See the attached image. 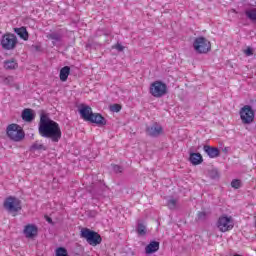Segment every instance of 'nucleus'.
I'll list each match as a JSON object with an SVG mask.
<instances>
[{"label":"nucleus","instance_id":"f257e3e1","mask_svg":"<svg viewBox=\"0 0 256 256\" xmlns=\"http://www.w3.org/2000/svg\"><path fill=\"white\" fill-rule=\"evenodd\" d=\"M38 133L45 139H51L52 143H59L62 136L61 126H59V123L51 120L49 114H46L45 112L40 114Z\"/></svg>","mask_w":256,"mask_h":256},{"label":"nucleus","instance_id":"f03ea898","mask_svg":"<svg viewBox=\"0 0 256 256\" xmlns=\"http://www.w3.org/2000/svg\"><path fill=\"white\" fill-rule=\"evenodd\" d=\"M80 237L82 239H85L87 243L90 244L92 247H97V245H101V241H103L99 233L89 228H83L80 232Z\"/></svg>","mask_w":256,"mask_h":256},{"label":"nucleus","instance_id":"7ed1b4c3","mask_svg":"<svg viewBox=\"0 0 256 256\" xmlns=\"http://www.w3.org/2000/svg\"><path fill=\"white\" fill-rule=\"evenodd\" d=\"M6 135L7 137L16 143H19V141H23L25 139V132H23V129L17 124H10L6 128Z\"/></svg>","mask_w":256,"mask_h":256},{"label":"nucleus","instance_id":"20e7f679","mask_svg":"<svg viewBox=\"0 0 256 256\" xmlns=\"http://www.w3.org/2000/svg\"><path fill=\"white\" fill-rule=\"evenodd\" d=\"M150 95L152 97H156L160 99V97H164L167 95V84L162 81H155L150 85Z\"/></svg>","mask_w":256,"mask_h":256},{"label":"nucleus","instance_id":"39448f33","mask_svg":"<svg viewBox=\"0 0 256 256\" xmlns=\"http://www.w3.org/2000/svg\"><path fill=\"white\" fill-rule=\"evenodd\" d=\"M193 47L196 53H209L211 51V42L205 37H198L194 40Z\"/></svg>","mask_w":256,"mask_h":256},{"label":"nucleus","instance_id":"423d86ee","mask_svg":"<svg viewBox=\"0 0 256 256\" xmlns=\"http://www.w3.org/2000/svg\"><path fill=\"white\" fill-rule=\"evenodd\" d=\"M4 209L8 211V213H19L21 211V200L17 197L10 196L4 201Z\"/></svg>","mask_w":256,"mask_h":256},{"label":"nucleus","instance_id":"0eeeda50","mask_svg":"<svg viewBox=\"0 0 256 256\" xmlns=\"http://www.w3.org/2000/svg\"><path fill=\"white\" fill-rule=\"evenodd\" d=\"M240 118L242 123L249 125L255 121V111H253V108L250 105H245L240 110Z\"/></svg>","mask_w":256,"mask_h":256},{"label":"nucleus","instance_id":"6e6552de","mask_svg":"<svg viewBox=\"0 0 256 256\" xmlns=\"http://www.w3.org/2000/svg\"><path fill=\"white\" fill-rule=\"evenodd\" d=\"M217 227L221 233H227V231H231V229L235 227L233 218L228 217L227 215L220 216L217 221Z\"/></svg>","mask_w":256,"mask_h":256},{"label":"nucleus","instance_id":"1a4fd4ad","mask_svg":"<svg viewBox=\"0 0 256 256\" xmlns=\"http://www.w3.org/2000/svg\"><path fill=\"white\" fill-rule=\"evenodd\" d=\"M1 45L6 51H11L17 47V36L14 34H5L2 37Z\"/></svg>","mask_w":256,"mask_h":256},{"label":"nucleus","instance_id":"9d476101","mask_svg":"<svg viewBox=\"0 0 256 256\" xmlns=\"http://www.w3.org/2000/svg\"><path fill=\"white\" fill-rule=\"evenodd\" d=\"M79 113H80L81 119H83L84 121H92V117H93L94 113H93V109L91 108V106L82 104L80 106Z\"/></svg>","mask_w":256,"mask_h":256},{"label":"nucleus","instance_id":"9b49d317","mask_svg":"<svg viewBox=\"0 0 256 256\" xmlns=\"http://www.w3.org/2000/svg\"><path fill=\"white\" fill-rule=\"evenodd\" d=\"M162 133L163 127L157 123L146 127V135H148V137H159Z\"/></svg>","mask_w":256,"mask_h":256},{"label":"nucleus","instance_id":"f8f14e48","mask_svg":"<svg viewBox=\"0 0 256 256\" xmlns=\"http://www.w3.org/2000/svg\"><path fill=\"white\" fill-rule=\"evenodd\" d=\"M203 151L205 154L208 155V157H210V159H215L216 157H219V155L221 154V152L219 151V148L209 146V145H204Z\"/></svg>","mask_w":256,"mask_h":256},{"label":"nucleus","instance_id":"ddd939ff","mask_svg":"<svg viewBox=\"0 0 256 256\" xmlns=\"http://www.w3.org/2000/svg\"><path fill=\"white\" fill-rule=\"evenodd\" d=\"M38 231L39 229L37 228V226L33 224H28L24 228V234L28 239H33V237H37Z\"/></svg>","mask_w":256,"mask_h":256},{"label":"nucleus","instance_id":"4468645a","mask_svg":"<svg viewBox=\"0 0 256 256\" xmlns=\"http://www.w3.org/2000/svg\"><path fill=\"white\" fill-rule=\"evenodd\" d=\"M91 119L92 120H89V123H95L99 127H103L104 125H107V120L105 119V117H103L99 113L92 114Z\"/></svg>","mask_w":256,"mask_h":256},{"label":"nucleus","instance_id":"2eb2a0df","mask_svg":"<svg viewBox=\"0 0 256 256\" xmlns=\"http://www.w3.org/2000/svg\"><path fill=\"white\" fill-rule=\"evenodd\" d=\"M22 119L26 121V123H31L35 119V112L33 109L26 108L22 111Z\"/></svg>","mask_w":256,"mask_h":256},{"label":"nucleus","instance_id":"dca6fc26","mask_svg":"<svg viewBox=\"0 0 256 256\" xmlns=\"http://www.w3.org/2000/svg\"><path fill=\"white\" fill-rule=\"evenodd\" d=\"M157 251H159V242L157 241H152L145 247V253L147 255L157 253Z\"/></svg>","mask_w":256,"mask_h":256},{"label":"nucleus","instance_id":"f3484780","mask_svg":"<svg viewBox=\"0 0 256 256\" xmlns=\"http://www.w3.org/2000/svg\"><path fill=\"white\" fill-rule=\"evenodd\" d=\"M189 161L192 165H201L203 163V156L201 153H190Z\"/></svg>","mask_w":256,"mask_h":256},{"label":"nucleus","instance_id":"a211bd4d","mask_svg":"<svg viewBox=\"0 0 256 256\" xmlns=\"http://www.w3.org/2000/svg\"><path fill=\"white\" fill-rule=\"evenodd\" d=\"M47 39H51L52 40V45H57V43L61 42V40L63 39V35H61L60 33L57 32H52L46 35Z\"/></svg>","mask_w":256,"mask_h":256},{"label":"nucleus","instance_id":"6ab92c4d","mask_svg":"<svg viewBox=\"0 0 256 256\" xmlns=\"http://www.w3.org/2000/svg\"><path fill=\"white\" fill-rule=\"evenodd\" d=\"M14 31L20 36V39H23L24 41L29 40V32H27L26 27L15 28Z\"/></svg>","mask_w":256,"mask_h":256},{"label":"nucleus","instance_id":"aec40b11","mask_svg":"<svg viewBox=\"0 0 256 256\" xmlns=\"http://www.w3.org/2000/svg\"><path fill=\"white\" fill-rule=\"evenodd\" d=\"M69 73H71V68L69 66H65L60 70V81H67L69 77Z\"/></svg>","mask_w":256,"mask_h":256},{"label":"nucleus","instance_id":"412c9836","mask_svg":"<svg viewBox=\"0 0 256 256\" xmlns=\"http://www.w3.org/2000/svg\"><path fill=\"white\" fill-rule=\"evenodd\" d=\"M245 15L249 21L256 23V8H250L245 10Z\"/></svg>","mask_w":256,"mask_h":256},{"label":"nucleus","instance_id":"4be33fe9","mask_svg":"<svg viewBox=\"0 0 256 256\" xmlns=\"http://www.w3.org/2000/svg\"><path fill=\"white\" fill-rule=\"evenodd\" d=\"M17 67H19V64L17 63V61L15 59L6 60L4 62L5 69L13 70V69H17Z\"/></svg>","mask_w":256,"mask_h":256},{"label":"nucleus","instance_id":"5701e85b","mask_svg":"<svg viewBox=\"0 0 256 256\" xmlns=\"http://www.w3.org/2000/svg\"><path fill=\"white\" fill-rule=\"evenodd\" d=\"M30 151H47V146L36 141L30 146Z\"/></svg>","mask_w":256,"mask_h":256},{"label":"nucleus","instance_id":"b1692460","mask_svg":"<svg viewBox=\"0 0 256 256\" xmlns=\"http://www.w3.org/2000/svg\"><path fill=\"white\" fill-rule=\"evenodd\" d=\"M103 191H105V185L100 184L98 186H95V188H93V190L91 191V193L93 195H103Z\"/></svg>","mask_w":256,"mask_h":256},{"label":"nucleus","instance_id":"393cba45","mask_svg":"<svg viewBox=\"0 0 256 256\" xmlns=\"http://www.w3.org/2000/svg\"><path fill=\"white\" fill-rule=\"evenodd\" d=\"M138 235L144 236L147 235V227L143 223H139L136 229Z\"/></svg>","mask_w":256,"mask_h":256},{"label":"nucleus","instance_id":"a878e982","mask_svg":"<svg viewBox=\"0 0 256 256\" xmlns=\"http://www.w3.org/2000/svg\"><path fill=\"white\" fill-rule=\"evenodd\" d=\"M177 203H178V200L175 199V198H170L168 201H167V207L170 208L171 210H175L177 209Z\"/></svg>","mask_w":256,"mask_h":256},{"label":"nucleus","instance_id":"bb28decb","mask_svg":"<svg viewBox=\"0 0 256 256\" xmlns=\"http://www.w3.org/2000/svg\"><path fill=\"white\" fill-rule=\"evenodd\" d=\"M56 256H69V254L67 253V249L59 247L56 249Z\"/></svg>","mask_w":256,"mask_h":256},{"label":"nucleus","instance_id":"cd10ccee","mask_svg":"<svg viewBox=\"0 0 256 256\" xmlns=\"http://www.w3.org/2000/svg\"><path fill=\"white\" fill-rule=\"evenodd\" d=\"M231 187H233V189H239L241 187V180L239 179L232 180Z\"/></svg>","mask_w":256,"mask_h":256},{"label":"nucleus","instance_id":"c85d7f7f","mask_svg":"<svg viewBox=\"0 0 256 256\" xmlns=\"http://www.w3.org/2000/svg\"><path fill=\"white\" fill-rule=\"evenodd\" d=\"M110 111H112V113H119V111H121V105H119V104L111 105Z\"/></svg>","mask_w":256,"mask_h":256},{"label":"nucleus","instance_id":"c756f323","mask_svg":"<svg viewBox=\"0 0 256 256\" xmlns=\"http://www.w3.org/2000/svg\"><path fill=\"white\" fill-rule=\"evenodd\" d=\"M4 85H11L13 83V76H8L3 79Z\"/></svg>","mask_w":256,"mask_h":256},{"label":"nucleus","instance_id":"7c9ffc66","mask_svg":"<svg viewBox=\"0 0 256 256\" xmlns=\"http://www.w3.org/2000/svg\"><path fill=\"white\" fill-rule=\"evenodd\" d=\"M113 171L115 173H123V168L119 165H113Z\"/></svg>","mask_w":256,"mask_h":256},{"label":"nucleus","instance_id":"2f4dec72","mask_svg":"<svg viewBox=\"0 0 256 256\" xmlns=\"http://www.w3.org/2000/svg\"><path fill=\"white\" fill-rule=\"evenodd\" d=\"M210 176L212 179H217V178H219V172L217 170H212L210 172Z\"/></svg>","mask_w":256,"mask_h":256},{"label":"nucleus","instance_id":"473e14b6","mask_svg":"<svg viewBox=\"0 0 256 256\" xmlns=\"http://www.w3.org/2000/svg\"><path fill=\"white\" fill-rule=\"evenodd\" d=\"M205 217H207V213L205 212L198 213V221H204Z\"/></svg>","mask_w":256,"mask_h":256},{"label":"nucleus","instance_id":"72a5a7b5","mask_svg":"<svg viewBox=\"0 0 256 256\" xmlns=\"http://www.w3.org/2000/svg\"><path fill=\"white\" fill-rule=\"evenodd\" d=\"M245 55H247V57H251V55H253V49H251V47H248L246 50H244Z\"/></svg>","mask_w":256,"mask_h":256},{"label":"nucleus","instance_id":"f704fd0d","mask_svg":"<svg viewBox=\"0 0 256 256\" xmlns=\"http://www.w3.org/2000/svg\"><path fill=\"white\" fill-rule=\"evenodd\" d=\"M114 49H117V51H124L125 47H123V45H121L120 43H117L114 46Z\"/></svg>","mask_w":256,"mask_h":256},{"label":"nucleus","instance_id":"c9c22d12","mask_svg":"<svg viewBox=\"0 0 256 256\" xmlns=\"http://www.w3.org/2000/svg\"><path fill=\"white\" fill-rule=\"evenodd\" d=\"M46 221H48V223H53V219H51V217H46Z\"/></svg>","mask_w":256,"mask_h":256},{"label":"nucleus","instance_id":"e433bc0d","mask_svg":"<svg viewBox=\"0 0 256 256\" xmlns=\"http://www.w3.org/2000/svg\"><path fill=\"white\" fill-rule=\"evenodd\" d=\"M36 49H39V46H35Z\"/></svg>","mask_w":256,"mask_h":256}]
</instances>
